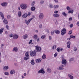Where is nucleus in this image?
<instances>
[{"label":"nucleus","mask_w":79,"mask_h":79,"mask_svg":"<svg viewBox=\"0 0 79 79\" xmlns=\"http://www.w3.org/2000/svg\"><path fill=\"white\" fill-rule=\"evenodd\" d=\"M73 27V24H70L69 25V27H70V28H72Z\"/></svg>","instance_id":"nucleus-37"},{"label":"nucleus","mask_w":79,"mask_h":79,"mask_svg":"<svg viewBox=\"0 0 79 79\" xmlns=\"http://www.w3.org/2000/svg\"><path fill=\"white\" fill-rule=\"evenodd\" d=\"M49 7L52 8H53V6L51 4H50L49 5Z\"/></svg>","instance_id":"nucleus-42"},{"label":"nucleus","mask_w":79,"mask_h":79,"mask_svg":"<svg viewBox=\"0 0 79 79\" xmlns=\"http://www.w3.org/2000/svg\"><path fill=\"white\" fill-rule=\"evenodd\" d=\"M28 15L27 14H25L23 15V17L26 18L27 17Z\"/></svg>","instance_id":"nucleus-24"},{"label":"nucleus","mask_w":79,"mask_h":79,"mask_svg":"<svg viewBox=\"0 0 79 79\" xmlns=\"http://www.w3.org/2000/svg\"><path fill=\"white\" fill-rule=\"evenodd\" d=\"M7 5V3L6 2H4L1 3V5L3 6H6Z\"/></svg>","instance_id":"nucleus-10"},{"label":"nucleus","mask_w":79,"mask_h":79,"mask_svg":"<svg viewBox=\"0 0 79 79\" xmlns=\"http://www.w3.org/2000/svg\"><path fill=\"white\" fill-rule=\"evenodd\" d=\"M35 10V7H32L31 8V10L32 11H34Z\"/></svg>","instance_id":"nucleus-23"},{"label":"nucleus","mask_w":79,"mask_h":79,"mask_svg":"<svg viewBox=\"0 0 79 79\" xmlns=\"http://www.w3.org/2000/svg\"><path fill=\"white\" fill-rule=\"evenodd\" d=\"M44 17V14L43 13H41L39 17L40 19H42Z\"/></svg>","instance_id":"nucleus-11"},{"label":"nucleus","mask_w":79,"mask_h":79,"mask_svg":"<svg viewBox=\"0 0 79 79\" xmlns=\"http://www.w3.org/2000/svg\"><path fill=\"white\" fill-rule=\"evenodd\" d=\"M36 55V52L35 51H31L30 52V55L32 56H33Z\"/></svg>","instance_id":"nucleus-1"},{"label":"nucleus","mask_w":79,"mask_h":79,"mask_svg":"<svg viewBox=\"0 0 79 79\" xmlns=\"http://www.w3.org/2000/svg\"><path fill=\"white\" fill-rule=\"evenodd\" d=\"M70 39L71 38H73V39H75V36H73V35H70Z\"/></svg>","instance_id":"nucleus-30"},{"label":"nucleus","mask_w":79,"mask_h":79,"mask_svg":"<svg viewBox=\"0 0 79 79\" xmlns=\"http://www.w3.org/2000/svg\"><path fill=\"white\" fill-rule=\"evenodd\" d=\"M74 50L75 51H76L77 50V48L76 47L74 48Z\"/></svg>","instance_id":"nucleus-55"},{"label":"nucleus","mask_w":79,"mask_h":79,"mask_svg":"<svg viewBox=\"0 0 79 79\" xmlns=\"http://www.w3.org/2000/svg\"><path fill=\"white\" fill-rule=\"evenodd\" d=\"M4 30V28H2L0 29V34H1L2 33L3 31Z\"/></svg>","instance_id":"nucleus-20"},{"label":"nucleus","mask_w":79,"mask_h":79,"mask_svg":"<svg viewBox=\"0 0 79 79\" xmlns=\"http://www.w3.org/2000/svg\"><path fill=\"white\" fill-rule=\"evenodd\" d=\"M13 51H15L16 52L18 51V48L16 47H15L13 49Z\"/></svg>","instance_id":"nucleus-19"},{"label":"nucleus","mask_w":79,"mask_h":79,"mask_svg":"<svg viewBox=\"0 0 79 79\" xmlns=\"http://www.w3.org/2000/svg\"><path fill=\"white\" fill-rule=\"evenodd\" d=\"M56 45H54L53 47L52 48V49H54L56 48Z\"/></svg>","instance_id":"nucleus-34"},{"label":"nucleus","mask_w":79,"mask_h":79,"mask_svg":"<svg viewBox=\"0 0 79 79\" xmlns=\"http://www.w3.org/2000/svg\"><path fill=\"white\" fill-rule=\"evenodd\" d=\"M13 36H14V35L13 34H11L10 35V37H13Z\"/></svg>","instance_id":"nucleus-47"},{"label":"nucleus","mask_w":79,"mask_h":79,"mask_svg":"<svg viewBox=\"0 0 79 79\" xmlns=\"http://www.w3.org/2000/svg\"><path fill=\"white\" fill-rule=\"evenodd\" d=\"M46 37V35H42L41 37V38L42 39H44Z\"/></svg>","instance_id":"nucleus-39"},{"label":"nucleus","mask_w":79,"mask_h":79,"mask_svg":"<svg viewBox=\"0 0 79 79\" xmlns=\"http://www.w3.org/2000/svg\"><path fill=\"white\" fill-rule=\"evenodd\" d=\"M44 2V1H41V2H40V3L41 4H43V3Z\"/></svg>","instance_id":"nucleus-58"},{"label":"nucleus","mask_w":79,"mask_h":79,"mask_svg":"<svg viewBox=\"0 0 79 79\" xmlns=\"http://www.w3.org/2000/svg\"><path fill=\"white\" fill-rule=\"evenodd\" d=\"M46 55L45 54H43V55L42 56V58L44 59L45 58H46Z\"/></svg>","instance_id":"nucleus-26"},{"label":"nucleus","mask_w":79,"mask_h":79,"mask_svg":"<svg viewBox=\"0 0 79 79\" xmlns=\"http://www.w3.org/2000/svg\"><path fill=\"white\" fill-rule=\"evenodd\" d=\"M42 27V24H40L39 25V28H41Z\"/></svg>","instance_id":"nucleus-52"},{"label":"nucleus","mask_w":79,"mask_h":79,"mask_svg":"<svg viewBox=\"0 0 79 79\" xmlns=\"http://www.w3.org/2000/svg\"><path fill=\"white\" fill-rule=\"evenodd\" d=\"M53 16L54 17H59L60 15H58V14H53Z\"/></svg>","instance_id":"nucleus-22"},{"label":"nucleus","mask_w":79,"mask_h":79,"mask_svg":"<svg viewBox=\"0 0 79 79\" xmlns=\"http://www.w3.org/2000/svg\"><path fill=\"white\" fill-rule=\"evenodd\" d=\"M22 79H24V77H23V76H22Z\"/></svg>","instance_id":"nucleus-61"},{"label":"nucleus","mask_w":79,"mask_h":79,"mask_svg":"<svg viewBox=\"0 0 79 79\" xmlns=\"http://www.w3.org/2000/svg\"><path fill=\"white\" fill-rule=\"evenodd\" d=\"M74 58H72L69 60V61H71L74 60Z\"/></svg>","instance_id":"nucleus-44"},{"label":"nucleus","mask_w":79,"mask_h":79,"mask_svg":"<svg viewBox=\"0 0 79 79\" xmlns=\"http://www.w3.org/2000/svg\"><path fill=\"white\" fill-rule=\"evenodd\" d=\"M37 42H38L39 41V38L37 39Z\"/></svg>","instance_id":"nucleus-63"},{"label":"nucleus","mask_w":79,"mask_h":79,"mask_svg":"<svg viewBox=\"0 0 79 79\" xmlns=\"http://www.w3.org/2000/svg\"><path fill=\"white\" fill-rule=\"evenodd\" d=\"M60 48H58L57 49H56L57 51L58 52H60Z\"/></svg>","instance_id":"nucleus-43"},{"label":"nucleus","mask_w":79,"mask_h":79,"mask_svg":"<svg viewBox=\"0 0 79 79\" xmlns=\"http://www.w3.org/2000/svg\"><path fill=\"white\" fill-rule=\"evenodd\" d=\"M22 15L21 12L20 11H19L18 13V15L19 17H21Z\"/></svg>","instance_id":"nucleus-31"},{"label":"nucleus","mask_w":79,"mask_h":79,"mask_svg":"<svg viewBox=\"0 0 79 79\" xmlns=\"http://www.w3.org/2000/svg\"><path fill=\"white\" fill-rule=\"evenodd\" d=\"M59 13V12L58 11H54V13Z\"/></svg>","instance_id":"nucleus-57"},{"label":"nucleus","mask_w":79,"mask_h":79,"mask_svg":"<svg viewBox=\"0 0 79 79\" xmlns=\"http://www.w3.org/2000/svg\"><path fill=\"white\" fill-rule=\"evenodd\" d=\"M35 47L37 52H39L41 51V48L40 47H39L38 46H35Z\"/></svg>","instance_id":"nucleus-6"},{"label":"nucleus","mask_w":79,"mask_h":79,"mask_svg":"<svg viewBox=\"0 0 79 79\" xmlns=\"http://www.w3.org/2000/svg\"><path fill=\"white\" fill-rule=\"evenodd\" d=\"M54 31H52V32H51V34L52 35H53L54 34Z\"/></svg>","instance_id":"nucleus-50"},{"label":"nucleus","mask_w":79,"mask_h":79,"mask_svg":"<svg viewBox=\"0 0 79 79\" xmlns=\"http://www.w3.org/2000/svg\"><path fill=\"white\" fill-rule=\"evenodd\" d=\"M54 32L56 34H58L60 33V31L58 30H55Z\"/></svg>","instance_id":"nucleus-17"},{"label":"nucleus","mask_w":79,"mask_h":79,"mask_svg":"<svg viewBox=\"0 0 79 79\" xmlns=\"http://www.w3.org/2000/svg\"><path fill=\"white\" fill-rule=\"evenodd\" d=\"M8 68H8V66H4V69H6V70L8 69Z\"/></svg>","instance_id":"nucleus-38"},{"label":"nucleus","mask_w":79,"mask_h":79,"mask_svg":"<svg viewBox=\"0 0 79 79\" xmlns=\"http://www.w3.org/2000/svg\"><path fill=\"white\" fill-rule=\"evenodd\" d=\"M35 4V2H33L31 4V6H33L34 5V4Z\"/></svg>","instance_id":"nucleus-48"},{"label":"nucleus","mask_w":79,"mask_h":79,"mask_svg":"<svg viewBox=\"0 0 79 79\" xmlns=\"http://www.w3.org/2000/svg\"><path fill=\"white\" fill-rule=\"evenodd\" d=\"M64 65H61L60 67H59V69L60 70H63L64 69Z\"/></svg>","instance_id":"nucleus-15"},{"label":"nucleus","mask_w":79,"mask_h":79,"mask_svg":"<svg viewBox=\"0 0 79 79\" xmlns=\"http://www.w3.org/2000/svg\"><path fill=\"white\" fill-rule=\"evenodd\" d=\"M49 39L50 40H51L52 39V37L51 36H49Z\"/></svg>","instance_id":"nucleus-53"},{"label":"nucleus","mask_w":79,"mask_h":79,"mask_svg":"<svg viewBox=\"0 0 79 79\" xmlns=\"http://www.w3.org/2000/svg\"><path fill=\"white\" fill-rule=\"evenodd\" d=\"M72 32H73L72 31H70L69 32V34L70 35L72 33Z\"/></svg>","instance_id":"nucleus-45"},{"label":"nucleus","mask_w":79,"mask_h":79,"mask_svg":"<svg viewBox=\"0 0 79 79\" xmlns=\"http://www.w3.org/2000/svg\"><path fill=\"white\" fill-rule=\"evenodd\" d=\"M18 9H19V10H20V7H18Z\"/></svg>","instance_id":"nucleus-62"},{"label":"nucleus","mask_w":79,"mask_h":79,"mask_svg":"<svg viewBox=\"0 0 79 79\" xmlns=\"http://www.w3.org/2000/svg\"><path fill=\"white\" fill-rule=\"evenodd\" d=\"M20 6H21V7L23 9H26L27 6V5L26 4H21V5H20Z\"/></svg>","instance_id":"nucleus-4"},{"label":"nucleus","mask_w":79,"mask_h":79,"mask_svg":"<svg viewBox=\"0 0 79 79\" xmlns=\"http://www.w3.org/2000/svg\"><path fill=\"white\" fill-rule=\"evenodd\" d=\"M71 44V42L70 41H69L67 43V47L69 48H70V45Z\"/></svg>","instance_id":"nucleus-9"},{"label":"nucleus","mask_w":79,"mask_h":79,"mask_svg":"<svg viewBox=\"0 0 79 79\" xmlns=\"http://www.w3.org/2000/svg\"><path fill=\"white\" fill-rule=\"evenodd\" d=\"M28 15L30 16V15H31V13L30 12H28Z\"/></svg>","instance_id":"nucleus-59"},{"label":"nucleus","mask_w":79,"mask_h":79,"mask_svg":"<svg viewBox=\"0 0 79 79\" xmlns=\"http://www.w3.org/2000/svg\"><path fill=\"white\" fill-rule=\"evenodd\" d=\"M13 36H14L13 37L14 39H16L18 38L19 37V36L17 35H14Z\"/></svg>","instance_id":"nucleus-14"},{"label":"nucleus","mask_w":79,"mask_h":79,"mask_svg":"<svg viewBox=\"0 0 79 79\" xmlns=\"http://www.w3.org/2000/svg\"><path fill=\"white\" fill-rule=\"evenodd\" d=\"M32 42V40H30V41L29 42V44H31V43Z\"/></svg>","instance_id":"nucleus-54"},{"label":"nucleus","mask_w":79,"mask_h":79,"mask_svg":"<svg viewBox=\"0 0 79 79\" xmlns=\"http://www.w3.org/2000/svg\"><path fill=\"white\" fill-rule=\"evenodd\" d=\"M38 73L44 74V73H45V72L44 71L43 69H41L40 70L38 71Z\"/></svg>","instance_id":"nucleus-5"},{"label":"nucleus","mask_w":79,"mask_h":79,"mask_svg":"<svg viewBox=\"0 0 79 79\" xmlns=\"http://www.w3.org/2000/svg\"><path fill=\"white\" fill-rule=\"evenodd\" d=\"M3 46H4L3 44H2V45H1V47H3Z\"/></svg>","instance_id":"nucleus-64"},{"label":"nucleus","mask_w":79,"mask_h":79,"mask_svg":"<svg viewBox=\"0 0 79 79\" xmlns=\"http://www.w3.org/2000/svg\"><path fill=\"white\" fill-rule=\"evenodd\" d=\"M4 73L5 74V75H7V76H8L9 74V73L8 72H5Z\"/></svg>","instance_id":"nucleus-41"},{"label":"nucleus","mask_w":79,"mask_h":79,"mask_svg":"<svg viewBox=\"0 0 79 79\" xmlns=\"http://www.w3.org/2000/svg\"><path fill=\"white\" fill-rule=\"evenodd\" d=\"M6 29H8L9 28V27L8 25H6Z\"/></svg>","instance_id":"nucleus-49"},{"label":"nucleus","mask_w":79,"mask_h":79,"mask_svg":"<svg viewBox=\"0 0 79 79\" xmlns=\"http://www.w3.org/2000/svg\"><path fill=\"white\" fill-rule=\"evenodd\" d=\"M25 56L26 57H25L24 58V59L25 60H27L29 59V52H27L25 54Z\"/></svg>","instance_id":"nucleus-3"},{"label":"nucleus","mask_w":79,"mask_h":79,"mask_svg":"<svg viewBox=\"0 0 79 79\" xmlns=\"http://www.w3.org/2000/svg\"><path fill=\"white\" fill-rule=\"evenodd\" d=\"M3 22H4V23L5 24H7L8 23L6 19H4L3 20Z\"/></svg>","instance_id":"nucleus-16"},{"label":"nucleus","mask_w":79,"mask_h":79,"mask_svg":"<svg viewBox=\"0 0 79 79\" xmlns=\"http://www.w3.org/2000/svg\"><path fill=\"white\" fill-rule=\"evenodd\" d=\"M57 53H56L54 55V57H56L57 56Z\"/></svg>","instance_id":"nucleus-46"},{"label":"nucleus","mask_w":79,"mask_h":79,"mask_svg":"<svg viewBox=\"0 0 79 79\" xmlns=\"http://www.w3.org/2000/svg\"><path fill=\"white\" fill-rule=\"evenodd\" d=\"M67 63L66 60L64 59H63L62 61V63L63 64H65Z\"/></svg>","instance_id":"nucleus-8"},{"label":"nucleus","mask_w":79,"mask_h":79,"mask_svg":"<svg viewBox=\"0 0 79 79\" xmlns=\"http://www.w3.org/2000/svg\"><path fill=\"white\" fill-rule=\"evenodd\" d=\"M28 35H25L23 36V39H27V38Z\"/></svg>","instance_id":"nucleus-29"},{"label":"nucleus","mask_w":79,"mask_h":79,"mask_svg":"<svg viewBox=\"0 0 79 79\" xmlns=\"http://www.w3.org/2000/svg\"><path fill=\"white\" fill-rule=\"evenodd\" d=\"M73 10H71L70 11H69L68 12V13H72L73 14Z\"/></svg>","instance_id":"nucleus-33"},{"label":"nucleus","mask_w":79,"mask_h":79,"mask_svg":"<svg viewBox=\"0 0 79 79\" xmlns=\"http://www.w3.org/2000/svg\"><path fill=\"white\" fill-rule=\"evenodd\" d=\"M10 17H11V16H10V15H7V19H10Z\"/></svg>","instance_id":"nucleus-36"},{"label":"nucleus","mask_w":79,"mask_h":79,"mask_svg":"<svg viewBox=\"0 0 79 79\" xmlns=\"http://www.w3.org/2000/svg\"><path fill=\"white\" fill-rule=\"evenodd\" d=\"M68 76H69V77L70 79H73V77L72 75H70L69 74H68Z\"/></svg>","instance_id":"nucleus-25"},{"label":"nucleus","mask_w":79,"mask_h":79,"mask_svg":"<svg viewBox=\"0 0 79 79\" xmlns=\"http://www.w3.org/2000/svg\"><path fill=\"white\" fill-rule=\"evenodd\" d=\"M42 59H36L35 61L37 63H39L41 62Z\"/></svg>","instance_id":"nucleus-18"},{"label":"nucleus","mask_w":79,"mask_h":79,"mask_svg":"<svg viewBox=\"0 0 79 79\" xmlns=\"http://www.w3.org/2000/svg\"><path fill=\"white\" fill-rule=\"evenodd\" d=\"M63 50V48H61V49L60 50V51H62Z\"/></svg>","instance_id":"nucleus-60"},{"label":"nucleus","mask_w":79,"mask_h":79,"mask_svg":"<svg viewBox=\"0 0 79 79\" xmlns=\"http://www.w3.org/2000/svg\"><path fill=\"white\" fill-rule=\"evenodd\" d=\"M38 37V36L37 35H35L34 36V38L36 40L37 39Z\"/></svg>","instance_id":"nucleus-32"},{"label":"nucleus","mask_w":79,"mask_h":79,"mask_svg":"<svg viewBox=\"0 0 79 79\" xmlns=\"http://www.w3.org/2000/svg\"><path fill=\"white\" fill-rule=\"evenodd\" d=\"M15 72L14 70H12L10 71V74H15Z\"/></svg>","instance_id":"nucleus-13"},{"label":"nucleus","mask_w":79,"mask_h":79,"mask_svg":"<svg viewBox=\"0 0 79 79\" xmlns=\"http://www.w3.org/2000/svg\"><path fill=\"white\" fill-rule=\"evenodd\" d=\"M58 7V5H54V8H57Z\"/></svg>","instance_id":"nucleus-35"},{"label":"nucleus","mask_w":79,"mask_h":79,"mask_svg":"<svg viewBox=\"0 0 79 79\" xmlns=\"http://www.w3.org/2000/svg\"><path fill=\"white\" fill-rule=\"evenodd\" d=\"M47 72L48 73H51L52 70L49 68H48L47 70Z\"/></svg>","instance_id":"nucleus-21"},{"label":"nucleus","mask_w":79,"mask_h":79,"mask_svg":"<svg viewBox=\"0 0 79 79\" xmlns=\"http://www.w3.org/2000/svg\"><path fill=\"white\" fill-rule=\"evenodd\" d=\"M72 18H70L69 19V21H70L72 20Z\"/></svg>","instance_id":"nucleus-56"},{"label":"nucleus","mask_w":79,"mask_h":79,"mask_svg":"<svg viewBox=\"0 0 79 79\" xmlns=\"http://www.w3.org/2000/svg\"><path fill=\"white\" fill-rule=\"evenodd\" d=\"M62 14L63 15H64L65 17L67 15V14H66L65 12H62Z\"/></svg>","instance_id":"nucleus-28"},{"label":"nucleus","mask_w":79,"mask_h":79,"mask_svg":"<svg viewBox=\"0 0 79 79\" xmlns=\"http://www.w3.org/2000/svg\"><path fill=\"white\" fill-rule=\"evenodd\" d=\"M67 9L68 10H71V8L67 6Z\"/></svg>","instance_id":"nucleus-40"},{"label":"nucleus","mask_w":79,"mask_h":79,"mask_svg":"<svg viewBox=\"0 0 79 79\" xmlns=\"http://www.w3.org/2000/svg\"><path fill=\"white\" fill-rule=\"evenodd\" d=\"M31 63L32 65H34L35 64V62L34 60H32L31 62Z\"/></svg>","instance_id":"nucleus-27"},{"label":"nucleus","mask_w":79,"mask_h":79,"mask_svg":"<svg viewBox=\"0 0 79 79\" xmlns=\"http://www.w3.org/2000/svg\"><path fill=\"white\" fill-rule=\"evenodd\" d=\"M0 15L2 17V19H3L4 17V15L2 13V12H0Z\"/></svg>","instance_id":"nucleus-12"},{"label":"nucleus","mask_w":79,"mask_h":79,"mask_svg":"<svg viewBox=\"0 0 79 79\" xmlns=\"http://www.w3.org/2000/svg\"><path fill=\"white\" fill-rule=\"evenodd\" d=\"M77 25L78 26H79V22H78L77 23Z\"/></svg>","instance_id":"nucleus-51"},{"label":"nucleus","mask_w":79,"mask_h":79,"mask_svg":"<svg viewBox=\"0 0 79 79\" xmlns=\"http://www.w3.org/2000/svg\"><path fill=\"white\" fill-rule=\"evenodd\" d=\"M33 19V18L30 19L29 20H28L26 22V24L27 25H28L30 23V22Z\"/></svg>","instance_id":"nucleus-7"},{"label":"nucleus","mask_w":79,"mask_h":79,"mask_svg":"<svg viewBox=\"0 0 79 79\" xmlns=\"http://www.w3.org/2000/svg\"><path fill=\"white\" fill-rule=\"evenodd\" d=\"M66 32V30L65 28H63L61 31V34L62 35H64Z\"/></svg>","instance_id":"nucleus-2"}]
</instances>
